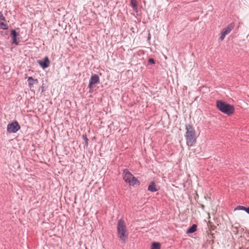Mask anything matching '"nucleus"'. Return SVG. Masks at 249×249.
<instances>
[{
	"mask_svg": "<svg viewBox=\"0 0 249 249\" xmlns=\"http://www.w3.org/2000/svg\"><path fill=\"white\" fill-rule=\"evenodd\" d=\"M148 63L151 64H154L155 63V61L153 58H149L148 59Z\"/></svg>",
	"mask_w": 249,
	"mask_h": 249,
	"instance_id": "nucleus-19",
	"label": "nucleus"
},
{
	"mask_svg": "<svg viewBox=\"0 0 249 249\" xmlns=\"http://www.w3.org/2000/svg\"><path fill=\"white\" fill-rule=\"evenodd\" d=\"M147 39H148V41L150 40V39H151V34L150 33L149 31H148V35Z\"/></svg>",
	"mask_w": 249,
	"mask_h": 249,
	"instance_id": "nucleus-20",
	"label": "nucleus"
},
{
	"mask_svg": "<svg viewBox=\"0 0 249 249\" xmlns=\"http://www.w3.org/2000/svg\"><path fill=\"white\" fill-rule=\"evenodd\" d=\"M129 232L126 229L124 222L120 219L117 224V235L120 240L124 243H125L128 238Z\"/></svg>",
	"mask_w": 249,
	"mask_h": 249,
	"instance_id": "nucleus-2",
	"label": "nucleus"
},
{
	"mask_svg": "<svg viewBox=\"0 0 249 249\" xmlns=\"http://www.w3.org/2000/svg\"><path fill=\"white\" fill-rule=\"evenodd\" d=\"M234 24L233 23H231L229 24L226 28H224L221 32H222L225 35L229 34L231 31L233 29Z\"/></svg>",
	"mask_w": 249,
	"mask_h": 249,
	"instance_id": "nucleus-9",
	"label": "nucleus"
},
{
	"mask_svg": "<svg viewBox=\"0 0 249 249\" xmlns=\"http://www.w3.org/2000/svg\"><path fill=\"white\" fill-rule=\"evenodd\" d=\"M148 190L149 191L154 192L157 191V189L156 188V185L155 183L152 182H151L148 186Z\"/></svg>",
	"mask_w": 249,
	"mask_h": 249,
	"instance_id": "nucleus-12",
	"label": "nucleus"
},
{
	"mask_svg": "<svg viewBox=\"0 0 249 249\" xmlns=\"http://www.w3.org/2000/svg\"><path fill=\"white\" fill-rule=\"evenodd\" d=\"M245 211H246L247 213H249V208H246V209L245 210Z\"/></svg>",
	"mask_w": 249,
	"mask_h": 249,
	"instance_id": "nucleus-21",
	"label": "nucleus"
},
{
	"mask_svg": "<svg viewBox=\"0 0 249 249\" xmlns=\"http://www.w3.org/2000/svg\"><path fill=\"white\" fill-rule=\"evenodd\" d=\"M100 83V78L98 75L96 74H94L91 75L89 84L88 86L89 88V92H92L93 91V89L94 87V86L96 84H98Z\"/></svg>",
	"mask_w": 249,
	"mask_h": 249,
	"instance_id": "nucleus-5",
	"label": "nucleus"
},
{
	"mask_svg": "<svg viewBox=\"0 0 249 249\" xmlns=\"http://www.w3.org/2000/svg\"><path fill=\"white\" fill-rule=\"evenodd\" d=\"M38 63L43 69H45L49 66L50 61L48 56H46L43 60H38Z\"/></svg>",
	"mask_w": 249,
	"mask_h": 249,
	"instance_id": "nucleus-7",
	"label": "nucleus"
},
{
	"mask_svg": "<svg viewBox=\"0 0 249 249\" xmlns=\"http://www.w3.org/2000/svg\"><path fill=\"white\" fill-rule=\"evenodd\" d=\"M123 179L124 180L128 183L130 185L135 186L139 185L140 184V181L138 179L135 178L127 169L124 170L123 174Z\"/></svg>",
	"mask_w": 249,
	"mask_h": 249,
	"instance_id": "nucleus-4",
	"label": "nucleus"
},
{
	"mask_svg": "<svg viewBox=\"0 0 249 249\" xmlns=\"http://www.w3.org/2000/svg\"><path fill=\"white\" fill-rule=\"evenodd\" d=\"M235 209L245 211L246 208L242 206H238Z\"/></svg>",
	"mask_w": 249,
	"mask_h": 249,
	"instance_id": "nucleus-18",
	"label": "nucleus"
},
{
	"mask_svg": "<svg viewBox=\"0 0 249 249\" xmlns=\"http://www.w3.org/2000/svg\"><path fill=\"white\" fill-rule=\"evenodd\" d=\"M6 19L2 14L0 12V29L6 30L8 28L7 24L5 23Z\"/></svg>",
	"mask_w": 249,
	"mask_h": 249,
	"instance_id": "nucleus-8",
	"label": "nucleus"
},
{
	"mask_svg": "<svg viewBox=\"0 0 249 249\" xmlns=\"http://www.w3.org/2000/svg\"><path fill=\"white\" fill-rule=\"evenodd\" d=\"M82 137L85 142V145L87 146L88 145V139L86 135H83Z\"/></svg>",
	"mask_w": 249,
	"mask_h": 249,
	"instance_id": "nucleus-16",
	"label": "nucleus"
},
{
	"mask_svg": "<svg viewBox=\"0 0 249 249\" xmlns=\"http://www.w3.org/2000/svg\"><path fill=\"white\" fill-rule=\"evenodd\" d=\"M20 128L17 121H14L7 125V130L9 133H16Z\"/></svg>",
	"mask_w": 249,
	"mask_h": 249,
	"instance_id": "nucleus-6",
	"label": "nucleus"
},
{
	"mask_svg": "<svg viewBox=\"0 0 249 249\" xmlns=\"http://www.w3.org/2000/svg\"><path fill=\"white\" fill-rule=\"evenodd\" d=\"M216 107L220 111L228 115L233 114L234 111L233 106L221 100L217 101Z\"/></svg>",
	"mask_w": 249,
	"mask_h": 249,
	"instance_id": "nucleus-3",
	"label": "nucleus"
},
{
	"mask_svg": "<svg viewBox=\"0 0 249 249\" xmlns=\"http://www.w3.org/2000/svg\"><path fill=\"white\" fill-rule=\"evenodd\" d=\"M160 244L159 243H153L151 246V249H160Z\"/></svg>",
	"mask_w": 249,
	"mask_h": 249,
	"instance_id": "nucleus-15",
	"label": "nucleus"
},
{
	"mask_svg": "<svg viewBox=\"0 0 249 249\" xmlns=\"http://www.w3.org/2000/svg\"><path fill=\"white\" fill-rule=\"evenodd\" d=\"M226 35L224 34L222 32H221L220 33V36L219 37V39L221 41H223Z\"/></svg>",
	"mask_w": 249,
	"mask_h": 249,
	"instance_id": "nucleus-17",
	"label": "nucleus"
},
{
	"mask_svg": "<svg viewBox=\"0 0 249 249\" xmlns=\"http://www.w3.org/2000/svg\"><path fill=\"white\" fill-rule=\"evenodd\" d=\"M28 82L29 88L31 89L33 87L35 84H38V81L37 79H34L32 77H29L28 78Z\"/></svg>",
	"mask_w": 249,
	"mask_h": 249,
	"instance_id": "nucleus-10",
	"label": "nucleus"
},
{
	"mask_svg": "<svg viewBox=\"0 0 249 249\" xmlns=\"http://www.w3.org/2000/svg\"><path fill=\"white\" fill-rule=\"evenodd\" d=\"M11 35L13 37V43L18 44V42L17 41L16 37L18 36L17 32L15 30H12L11 32Z\"/></svg>",
	"mask_w": 249,
	"mask_h": 249,
	"instance_id": "nucleus-13",
	"label": "nucleus"
},
{
	"mask_svg": "<svg viewBox=\"0 0 249 249\" xmlns=\"http://www.w3.org/2000/svg\"><path fill=\"white\" fill-rule=\"evenodd\" d=\"M186 132L185 138L187 146L191 147L194 145L196 142L197 138L196 132L194 127L190 124L185 125Z\"/></svg>",
	"mask_w": 249,
	"mask_h": 249,
	"instance_id": "nucleus-1",
	"label": "nucleus"
},
{
	"mask_svg": "<svg viewBox=\"0 0 249 249\" xmlns=\"http://www.w3.org/2000/svg\"><path fill=\"white\" fill-rule=\"evenodd\" d=\"M196 228L197 226L196 224H194L192 225V227H191L190 228H189L187 231V233H194L196 231Z\"/></svg>",
	"mask_w": 249,
	"mask_h": 249,
	"instance_id": "nucleus-14",
	"label": "nucleus"
},
{
	"mask_svg": "<svg viewBox=\"0 0 249 249\" xmlns=\"http://www.w3.org/2000/svg\"><path fill=\"white\" fill-rule=\"evenodd\" d=\"M130 4L131 6L133 8L134 10L137 12L138 10V5L137 0H131Z\"/></svg>",
	"mask_w": 249,
	"mask_h": 249,
	"instance_id": "nucleus-11",
	"label": "nucleus"
}]
</instances>
